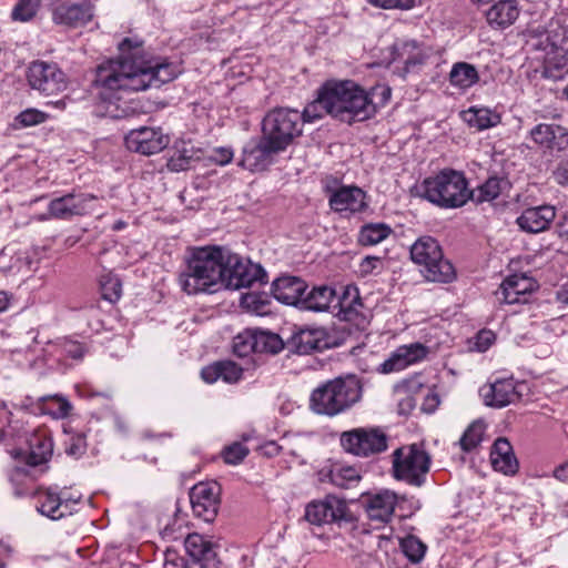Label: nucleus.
I'll list each match as a JSON object with an SVG mask.
<instances>
[{"mask_svg": "<svg viewBox=\"0 0 568 568\" xmlns=\"http://www.w3.org/2000/svg\"><path fill=\"white\" fill-rule=\"evenodd\" d=\"M223 248L197 247L186 260L179 284L189 295L213 294L223 290Z\"/></svg>", "mask_w": 568, "mask_h": 568, "instance_id": "obj_3", "label": "nucleus"}, {"mask_svg": "<svg viewBox=\"0 0 568 568\" xmlns=\"http://www.w3.org/2000/svg\"><path fill=\"white\" fill-rule=\"evenodd\" d=\"M53 445L50 438L36 437L31 442V450L29 453L28 463L38 466L45 463L52 455Z\"/></svg>", "mask_w": 568, "mask_h": 568, "instance_id": "obj_39", "label": "nucleus"}, {"mask_svg": "<svg viewBox=\"0 0 568 568\" xmlns=\"http://www.w3.org/2000/svg\"><path fill=\"white\" fill-rule=\"evenodd\" d=\"M410 257L423 267L420 272L429 282L449 283L456 277L453 264L444 258L440 245L430 236H422L412 245Z\"/></svg>", "mask_w": 568, "mask_h": 568, "instance_id": "obj_7", "label": "nucleus"}, {"mask_svg": "<svg viewBox=\"0 0 568 568\" xmlns=\"http://www.w3.org/2000/svg\"><path fill=\"white\" fill-rule=\"evenodd\" d=\"M392 233L390 227L384 223H369L362 226L358 233V243L362 245H376L387 239Z\"/></svg>", "mask_w": 568, "mask_h": 568, "instance_id": "obj_38", "label": "nucleus"}, {"mask_svg": "<svg viewBox=\"0 0 568 568\" xmlns=\"http://www.w3.org/2000/svg\"><path fill=\"white\" fill-rule=\"evenodd\" d=\"M323 113H326L324 110V105L320 102V94L317 99L310 103L301 114L302 123L303 122H314L323 116Z\"/></svg>", "mask_w": 568, "mask_h": 568, "instance_id": "obj_52", "label": "nucleus"}, {"mask_svg": "<svg viewBox=\"0 0 568 568\" xmlns=\"http://www.w3.org/2000/svg\"><path fill=\"white\" fill-rule=\"evenodd\" d=\"M341 445L345 452L358 456L369 457L387 449V435L378 428H354L343 432Z\"/></svg>", "mask_w": 568, "mask_h": 568, "instance_id": "obj_11", "label": "nucleus"}, {"mask_svg": "<svg viewBox=\"0 0 568 568\" xmlns=\"http://www.w3.org/2000/svg\"><path fill=\"white\" fill-rule=\"evenodd\" d=\"M48 115L37 109H27L19 113L16 118V122L22 126H33L43 123Z\"/></svg>", "mask_w": 568, "mask_h": 568, "instance_id": "obj_49", "label": "nucleus"}, {"mask_svg": "<svg viewBox=\"0 0 568 568\" xmlns=\"http://www.w3.org/2000/svg\"><path fill=\"white\" fill-rule=\"evenodd\" d=\"M64 351L65 353L74 358V359H80L83 357V354H84V348L81 344L79 343H75V342H69L64 345Z\"/></svg>", "mask_w": 568, "mask_h": 568, "instance_id": "obj_60", "label": "nucleus"}, {"mask_svg": "<svg viewBox=\"0 0 568 568\" xmlns=\"http://www.w3.org/2000/svg\"><path fill=\"white\" fill-rule=\"evenodd\" d=\"M484 433L485 424L479 420L473 422L459 439L460 448L466 453L471 452L481 443Z\"/></svg>", "mask_w": 568, "mask_h": 568, "instance_id": "obj_40", "label": "nucleus"}, {"mask_svg": "<svg viewBox=\"0 0 568 568\" xmlns=\"http://www.w3.org/2000/svg\"><path fill=\"white\" fill-rule=\"evenodd\" d=\"M338 307L339 320L351 323L356 329L363 331L369 324V310L364 306L356 286L344 287L338 298Z\"/></svg>", "mask_w": 568, "mask_h": 568, "instance_id": "obj_17", "label": "nucleus"}, {"mask_svg": "<svg viewBox=\"0 0 568 568\" xmlns=\"http://www.w3.org/2000/svg\"><path fill=\"white\" fill-rule=\"evenodd\" d=\"M556 217V210L551 205H540L526 209L517 219L519 227L528 233L546 231Z\"/></svg>", "mask_w": 568, "mask_h": 568, "instance_id": "obj_28", "label": "nucleus"}, {"mask_svg": "<svg viewBox=\"0 0 568 568\" xmlns=\"http://www.w3.org/2000/svg\"><path fill=\"white\" fill-rule=\"evenodd\" d=\"M41 4V0H19L14 6L11 18L13 21L28 22L32 20Z\"/></svg>", "mask_w": 568, "mask_h": 568, "instance_id": "obj_43", "label": "nucleus"}, {"mask_svg": "<svg viewBox=\"0 0 568 568\" xmlns=\"http://www.w3.org/2000/svg\"><path fill=\"white\" fill-rule=\"evenodd\" d=\"M404 555L414 564L419 562L426 552V545L417 537L410 535L400 541Z\"/></svg>", "mask_w": 568, "mask_h": 568, "instance_id": "obj_45", "label": "nucleus"}, {"mask_svg": "<svg viewBox=\"0 0 568 568\" xmlns=\"http://www.w3.org/2000/svg\"><path fill=\"white\" fill-rule=\"evenodd\" d=\"M331 481L341 488H349L361 479L359 471L352 466H338L331 470Z\"/></svg>", "mask_w": 568, "mask_h": 568, "instance_id": "obj_42", "label": "nucleus"}, {"mask_svg": "<svg viewBox=\"0 0 568 568\" xmlns=\"http://www.w3.org/2000/svg\"><path fill=\"white\" fill-rule=\"evenodd\" d=\"M367 2L373 7L385 10H409L415 6V0H367Z\"/></svg>", "mask_w": 568, "mask_h": 568, "instance_id": "obj_51", "label": "nucleus"}, {"mask_svg": "<svg viewBox=\"0 0 568 568\" xmlns=\"http://www.w3.org/2000/svg\"><path fill=\"white\" fill-rule=\"evenodd\" d=\"M223 288L240 290L255 282H262L266 276L260 264H254L223 250Z\"/></svg>", "mask_w": 568, "mask_h": 568, "instance_id": "obj_10", "label": "nucleus"}, {"mask_svg": "<svg viewBox=\"0 0 568 568\" xmlns=\"http://www.w3.org/2000/svg\"><path fill=\"white\" fill-rule=\"evenodd\" d=\"M530 138L541 148L562 151L568 149V130L552 123H540L531 129Z\"/></svg>", "mask_w": 568, "mask_h": 568, "instance_id": "obj_23", "label": "nucleus"}, {"mask_svg": "<svg viewBox=\"0 0 568 568\" xmlns=\"http://www.w3.org/2000/svg\"><path fill=\"white\" fill-rule=\"evenodd\" d=\"M95 200L97 197L92 194H65L53 199L49 203L48 215H42L40 220H69L73 216L88 214L92 211L91 204Z\"/></svg>", "mask_w": 568, "mask_h": 568, "instance_id": "obj_13", "label": "nucleus"}, {"mask_svg": "<svg viewBox=\"0 0 568 568\" xmlns=\"http://www.w3.org/2000/svg\"><path fill=\"white\" fill-rule=\"evenodd\" d=\"M121 57L110 60L97 69L94 83L100 89L99 95L108 101V112L114 118H129L139 112L133 101L123 102V94L160 88L176 78L179 69L169 62H154L143 59L139 44L124 39L119 44Z\"/></svg>", "mask_w": 568, "mask_h": 568, "instance_id": "obj_1", "label": "nucleus"}, {"mask_svg": "<svg viewBox=\"0 0 568 568\" xmlns=\"http://www.w3.org/2000/svg\"><path fill=\"white\" fill-rule=\"evenodd\" d=\"M28 82L32 89L45 95L57 94L67 88L63 71L55 63L44 61H34L30 64Z\"/></svg>", "mask_w": 568, "mask_h": 568, "instance_id": "obj_12", "label": "nucleus"}, {"mask_svg": "<svg viewBox=\"0 0 568 568\" xmlns=\"http://www.w3.org/2000/svg\"><path fill=\"white\" fill-rule=\"evenodd\" d=\"M397 55L403 60L406 67L420 64L424 60L420 49L416 41H406L396 47Z\"/></svg>", "mask_w": 568, "mask_h": 568, "instance_id": "obj_46", "label": "nucleus"}, {"mask_svg": "<svg viewBox=\"0 0 568 568\" xmlns=\"http://www.w3.org/2000/svg\"><path fill=\"white\" fill-rule=\"evenodd\" d=\"M462 119L478 131L489 129L500 122L499 114L488 108L471 106L460 113Z\"/></svg>", "mask_w": 568, "mask_h": 568, "instance_id": "obj_34", "label": "nucleus"}, {"mask_svg": "<svg viewBox=\"0 0 568 568\" xmlns=\"http://www.w3.org/2000/svg\"><path fill=\"white\" fill-rule=\"evenodd\" d=\"M427 355V347L420 343H412L397 347L390 356L381 364L379 372L389 374L399 372L407 366L415 364Z\"/></svg>", "mask_w": 568, "mask_h": 568, "instance_id": "obj_22", "label": "nucleus"}, {"mask_svg": "<svg viewBox=\"0 0 568 568\" xmlns=\"http://www.w3.org/2000/svg\"><path fill=\"white\" fill-rule=\"evenodd\" d=\"M248 448L242 443H233L223 450V459L226 464L237 465L247 456Z\"/></svg>", "mask_w": 568, "mask_h": 568, "instance_id": "obj_48", "label": "nucleus"}, {"mask_svg": "<svg viewBox=\"0 0 568 568\" xmlns=\"http://www.w3.org/2000/svg\"><path fill=\"white\" fill-rule=\"evenodd\" d=\"M307 290V284L300 277L283 276L273 282L274 297L286 305L300 306Z\"/></svg>", "mask_w": 568, "mask_h": 568, "instance_id": "obj_26", "label": "nucleus"}, {"mask_svg": "<svg viewBox=\"0 0 568 568\" xmlns=\"http://www.w3.org/2000/svg\"><path fill=\"white\" fill-rule=\"evenodd\" d=\"M320 102L327 114L347 123L365 121L377 109L369 93L351 80L326 82L320 90Z\"/></svg>", "mask_w": 568, "mask_h": 568, "instance_id": "obj_2", "label": "nucleus"}, {"mask_svg": "<svg viewBox=\"0 0 568 568\" xmlns=\"http://www.w3.org/2000/svg\"><path fill=\"white\" fill-rule=\"evenodd\" d=\"M520 12L517 0H499L485 11V17L491 29L505 30L516 22Z\"/></svg>", "mask_w": 568, "mask_h": 568, "instance_id": "obj_24", "label": "nucleus"}, {"mask_svg": "<svg viewBox=\"0 0 568 568\" xmlns=\"http://www.w3.org/2000/svg\"><path fill=\"white\" fill-rule=\"evenodd\" d=\"M329 205L336 212H359L366 206L365 193L356 186H342L331 195Z\"/></svg>", "mask_w": 568, "mask_h": 568, "instance_id": "obj_30", "label": "nucleus"}, {"mask_svg": "<svg viewBox=\"0 0 568 568\" xmlns=\"http://www.w3.org/2000/svg\"><path fill=\"white\" fill-rule=\"evenodd\" d=\"M508 182L501 178L491 176L485 183L469 191V200L476 203L490 202L499 196Z\"/></svg>", "mask_w": 568, "mask_h": 568, "instance_id": "obj_35", "label": "nucleus"}, {"mask_svg": "<svg viewBox=\"0 0 568 568\" xmlns=\"http://www.w3.org/2000/svg\"><path fill=\"white\" fill-rule=\"evenodd\" d=\"M393 457V469L396 478L414 486H420L424 483L430 464V458L424 449L413 444L397 448Z\"/></svg>", "mask_w": 568, "mask_h": 568, "instance_id": "obj_9", "label": "nucleus"}, {"mask_svg": "<svg viewBox=\"0 0 568 568\" xmlns=\"http://www.w3.org/2000/svg\"><path fill=\"white\" fill-rule=\"evenodd\" d=\"M201 376L206 383L210 384L221 379L220 362L204 367L201 372Z\"/></svg>", "mask_w": 568, "mask_h": 568, "instance_id": "obj_56", "label": "nucleus"}, {"mask_svg": "<svg viewBox=\"0 0 568 568\" xmlns=\"http://www.w3.org/2000/svg\"><path fill=\"white\" fill-rule=\"evenodd\" d=\"M221 379L225 383H236L241 379L243 369L231 361L220 362Z\"/></svg>", "mask_w": 568, "mask_h": 568, "instance_id": "obj_50", "label": "nucleus"}, {"mask_svg": "<svg viewBox=\"0 0 568 568\" xmlns=\"http://www.w3.org/2000/svg\"><path fill=\"white\" fill-rule=\"evenodd\" d=\"M422 195L430 203L446 209L460 207L470 197L464 174L454 170H443L425 179Z\"/></svg>", "mask_w": 568, "mask_h": 568, "instance_id": "obj_6", "label": "nucleus"}, {"mask_svg": "<svg viewBox=\"0 0 568 568\" xmlns=\"http://www.w3.org/2000/svg\"><path fill=\"white\" fill-rule=\"evenodd\" d=\"M531 45L539 52L537 59L544 63L547 78L560 79L568 73V29L550 23L549 28L538 34Z\"/></svg>", "mask_w": 568, "mask_h": 568, "instance_id": "obj_5", "label": "nucleus"}, {"mask_svg": "<svg viewBox=\"0 0 568 568\" xmlns=\"http://www.w3.org/2000/svg\"><path fill=\"white\" fill-rule=\"evenodd\" d=\"M346 510L347 506L344 500L328 495L324 499L307 504L304 518L312 525L322 526L345 518Z\"/></svg>", "mask_w": 568, "mask_h": 568, "instance_id": "obj_18", "label": "nucleus"}, {"mask_svg": "<svg viewBox=\"0 0 568 568\" xmlns=\"http://www.w3.org/2000/svg\"><path fill=\"white\" fill-rule=\"evenodd\" d=\"M495 341V334L489 329L480 331L476 336V348L485 352Z\"/></svg>", "mask_w": 568, "mask_h": 568, "instance_id": "obj_54", "label": "nucleus"}, {"mask_svg": "<svg viewBox=\"0 0 568 568\" xmlns=\"http://www.w3.org/2000/svg\"><path fill=\"white\" fill-rule=\"evenodd\" d=\"M170 143V138L160 128L141 126L125 135V145L130 151L151 155L161 152Z\"/></svg>", "mask_w": 568, "mask_h": 568, "instance_id": "obj_16", "label": "nucleus"}, {"mask_svg": "<svg viewBox=\"0 0 568 568\" xmlns=\"http://www.w3.org/2000/svg\"><path fill=\"white\" fill-rule=\"evenodd\" d=\"M256 339L255 331H244L239 333L233 339V352L239 357H245L255 352Z\"/></svg>", "mask_w": 568, "mask_h": 568, "instance_id": "obj_44", "label": "nucleus"}, {"mask_svg": "<svg viewBox=\"0 0 568 568\" xmlns=\"http://www.w3.org/2000/svg\"><path fill=\"white\" fill-rule=\"evenodd\" d=\"M40 409L53 418L60 419L69 416L72 405L70 402L59 395H48L39 398Z\"/></svg>", "mask_w": 568, "mask_h": 568, "instance_id": "obj_36", "label": "nucleus"}, {"mask_svg": "<svg viewBox=\"0 0 568 568\" xmlns=\"http://www.w3.org/2000/svg\"><path fill=\"white\" fill-rule=\"evenodd\" d=\"M381 263V258L377 256H366L359 264V272L362 275H368L373 273V271Z\"/></svg>", "mask_w": 568, "mask_h": 568, "instance_id": "obj_59", "label": "nucleus"}, {"mask_svg": "<svg viewBox=\"0 0 568 568\" xmlns=\"http://www.w3.org/2000/svg\"><path fill=\"white\" fill-rule=\"evenodd\" d=\"M255 353L277 354L283 349V342L277 334L264 331H255Z\"/></svg>", "mask_w": 568, "mask_h": 568, "instance_id": "obj_41", "label": "nucleus"}, {"mask_svg": "<svg viewBox=\"0 0 568 568\" xmlns=\"http://www.w3.org/2000/svg\"><path fill=\"white\" fill-rule=\"evenodd\" d=\"M554 476L561 483H568V462L556 467L554 470Z\"/></svg>", "mask_w": 568, "mask_h": 568, "instance_id": "obj_63", "label": "nucleus"}, {"mask_svg": "<svg viewBox=\"0 0 568 568\" xmlns=\"http://www.w3.org/2000/svg\"><path fill=\"white\" fill-rule=\"evenodd\" d=\"M362 398V384L356 376L337 377L315 388L310 408L317 415L334 417L353 407Z\"/></svg>", "mask_w": 568, "mask_h": 568, "instance_id": "obj_4", "label": "nucleus"}, {"mask_svg": "<svg viewBox=\"0 0 568 568\" xmlns=\"http://www.w3.org/2000/svg\"><path fill=\"white\" fill-rule=\"evenodd\" d=\"M480 395L487 406L497 408L505 407L519 397L514 379H497L481 387Z\"/></svg>", "mask_w": 568, "mask_h": 568, "instance_id": "obj_25", "label": "nucleus"}, {"mask_svg": "<svg viewBox=\"0 0 568 568\" xmlns=\"http://www.w3.org/2000/svg\"><path fill=\"white\" fill-rule=\"evenodd\" d=\"M93 18V7L90 2L60 4L52 13L57 24L77 28L87 24Z\"/></svg>", "mask_w": 568, "mask_h": 568, "instance_id": "obj_27", "label": "nucleus"}, {"mask_svg": "<svg viewBox=\"0 0 568 568\" xmlns=\"http://www.w3.org/2000/svg\"><path fill=\"white\" fill-rule=\"evenodd\" d=\"M375 95H381L382 97V100H381V103L384 104L385 102H387L390 98V89L388 87H385V85H379V87H376L372 90V92L369 93V97L373 99Z\"/></svg>", "mask_w": 568, "mask_h": 568, "instance_id": "obj_62", "label": "nucleus"}, {"mask_svg": "<svg viewBox=\"0 0 568 568\" xmlns=\"http://www.w3.org/2000/svg\"><path fill=\"white\" fill-rule=\"evenodd\" d=\"M38 506L37 509L51 519H60L70 513L68 501H63L61 497L51 488L39 489L37 491Z\"/></svg>", "mask_w": 568, "mask_h": 568, "instance_id": "obj_32", "label": "nucleus"}, {"mask_svg": "<svg viewBox=\"0 0 568 568\" xmlns=\"http://www.w3.org/2000/svg\"><path fill=\"white\" fill-rule=\"evenodd\" d=\"M187 560L183 568H220L216 546L199 534H189L184 539Z\"/></svg>", "mask_w": 568, "mask_h": 568, "instance_id": "obj_14", "label": "nucleus"}, {"mask_svg": "<svg viewBox=\"0 0 568 568\" xmlns=\"http://www.w3.org/2000/svg\"><path fill=\"white\" fill-rule=\"evenodd\" d=\"M478 79L476 68L466 62L455 63L449 73L450 83L462 89L470 88Z\"/></svg>", "mask_w": 568, "mask_h": 568, "instance_id": "obj_37", "label": "nucleus"}, {"mask_svg": "<svg viewBox=\"0 0 568 568\" xmlns=\"http://www.w3.org/2000/svg\"><path fill=\"white\" fill-rule=\"evenodd\" d=\"M490 463L496 471L504 475H515L517 473L518 460L507 438L499 437L495 440L490 452Z\"/></svg>", "mask_w": 568, "mask_h": 568, "instance_id": "obj_29", "label": "nucleus"}, {"mask_svg": "<svg viewBox=\"0 0 568 568\" xmlns=\"http://www.w3.org/2000/svg\"><path fill=\"white\" fill-rule=\"evenodd\" d=\"M556 182L560 185H568V156L560 162L554 172Z\"/></svg>", "mask_w": 568, "mask_h": 568, "instance_id": "obj_58", "label": "nucleus"}, {"mask_svg": "<svg viewBox=\"0 0 568 568\" xmlns=\"http://www.w3.org/2000/svg\"><path fill=\"white\" fill-rule=\"evenodd\" d=\"M211 160L220 165H225L233 159V151L229 148H217L212 151Z\"/></svg>", "mask_w": 568, "mask_h": 568, "instance_id": "obj_55", "label": "nucleus"}, {"mask_svg": "<svg viewBox=\"0 0 568 568\" xmlns=\"http://www.w3.org/2000/svg\"><path fill=\"white\" fill-rule=\"evenodd\" d=\"M327 334L321 327H306L296 332L291 339L293 347L298 354H310L327 347Z\"/></svg>", "mask_w": 568, "mask_h": 568, "instance_id": "obj_31", "label": "nucleus"}, {"mask_svg": "<svg viewBox=\"0 0 568 568\" xmlns=\"http://www.w3.org/2000/svg\"><path fill=\"white\" fill-rule=\"evenodd\" d=\"M336 296L335 290L327 285L313 287L308 293L305 292L301 308L325 312Z\"/></svg>", "mask_w": 568, "mask_h": 568, "instance_id": "obj_33", "label": "nucleus"}, {"mask_svg": "<svg viewBox=\"0 0 568 568\" xmlns=\"http://www.w3.org/2000/svg\"><path fill=\"white\" fill-rule=\"evenodd\" d=\"M242 305L243 307L247 308L248 311L262 314L264 312V308L266 306V303L262 301L257 295L255 294H246L242 297Z\"/></svg>", "mask_w": 568, "mask_h": 568, "instance_id": "obj_53", "label": "nucleus"}, {"mask_svg": "<svg viewBox=\"0 0 568 568\" xmlns=\"http://www.w3.org/2000/svg\"><path fill=\"white\" fill-rule=\"evenodd\" d=\"M537 287V282L532 277L526 274H513L503 281L495 295L500 304L526 303Z\"/></svg>", "mask_w": 568, "mask_h": 568, "instance_id": "obj_21", "label": "nucleus"}, {"mask_svg": "<svg viewBox=\"0 0 568 568\" xmlns=\"http://www.w3.org/2000/svg\"><path fill=\"white\" fill-rule=\"evenodd\" d=\"M272 146L263 134L258 139H251L243 148L239 164L251 172L265 170L273 163L274 155L281 152Z\"/></svg>", "mask_w": 568, "mask_h": 568, "instance_id": "obj_19", "label": "nucleus"}, {"mask_svg": "<svg viewBox=\"0 0 568 568\" xmlns=\"http://www.w3.org/2000/svg\"><path fill=\"white\" fill-rule=\"evenodd\" d=\"M184 561L178 552L168 548L164 552L163 568H183Z\"/></svg>", "mask_w": 568, "mask_h": 568, "instance_id": "obj_57", "label": "nucleus"}, {"mask_svg": "<svg viewBox=\"0 0 568 568\" xmlns=\"http://www.w3.org/2000/svg\"><path fill=\"white\" fill-rule=\"evenodd\" d=\"M220 486L214 483H199L190 491V501L194 515L204 521H212L220 506Z\"/></svg>", "mask_w": 568, "mask_h": 568, "instance_id": "obj_15", "label": "nucleus"}, {"mask_svg": "<svg viewBox=\"0 0 568 568\" xmlns=\"http://www.w3.org/2000/svg\"><path fill=\"white\" fill-rule=\"evenodd\" d=\"M367 517L378 524H387L392 520L397 504V496L390 490L363 494L359 500Z\"/></svg>", "mask_w": 568, "mask_h": 568, "instance_id": "obj_20", "label": "nucleus"}, {"mask_svg": "<svg viewBox=\"0 0 568 568\" xmlns=\"http://www.w3.org/2000/svg\"><path fill=\"white\" fill-rule=\"evenodd\" d=\"M186 164L187 160L182 156L172 158L169 163L170 168L174 171L184 170L186 168Z\"/></svg>", "mask_w": 568, "mask_h": 568, "instance_id": "obj_64", "label": "nucleus"}, {"mask_svg": "<svg viewBox=\"0 0 568 568\" xmlns=\"http://www.w3.org/2000/svg\"><path fill=\"white\" fill-rule=\"evenodd\" d=\"M84 448H85L84 438L82 436H77V437L72 438V443L67 448V453L69 455H78V454H82L84 452Z\"/></svg>", "mask_w": 568, "mask_h": 568, "instance_id": "obj_61", "label": "nucleus"}, {"mask_svg": "<svg viewBox=\"0 0 568 568\" xmlns=\"http://www.w3.org/2000/svg\"><path fill=\"white\" fill-rule=\"evenodd\" d=\"M101 290L103 298L114 303L121 297L122 285L116 276L108 274L101 280Z\"/></svg>", "mask_w": 568, "mask_h": 568, "instance_id": "obj_47", "label": "nucleus"}, {"mask_svg": "<svg viewBox=\"0 0 568 568\" xmlns=\"http://www.w3.org/2000/svg\"><path fill=\"white\" fill-rule=\"evenodd\" d=\"M302 133V116L297 110L275 108L266 113L262 122V134L271 141L273 149L284 151Z\"/></svg>", "mask_w": 568, "mask_h": 568, "instance_id": "obj_8", "label": "nucleus"}]
</instances>
